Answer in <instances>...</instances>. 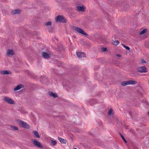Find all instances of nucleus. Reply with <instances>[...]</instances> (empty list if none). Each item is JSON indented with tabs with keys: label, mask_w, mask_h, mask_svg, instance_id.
Masks as SVG:
<instances>
[{
	"label": "nucleus",
	"mask_w": 149,
	"mask_h": 149,
	"mask_svg": "<svg viewBox=\"0 0 149 149\" xmlns=\"http://www.w3.org/2000/svg\"><path fill=\"white\" fill-rule=\"evenodd\" d=\"M74 149H77V148H75Z\"/></svg>",
	"instance_id": "31"
},
{
	"label": "nucleus",
	"mask_w": 149,
	"mask_h": 149,
	"mask_svg": "<svg viewBox=\"0 0 149 149\" xmlns=\"http://www.w3.org/2000/svg\"><path fill=\"white\" fill-rule=\"evenodd\" d=\"M19 125L22 127L26 129H29L30 127L29 125L26 122L22 120H19Z\"/></svg>",
	"instance_id": "3"
},
{
	"label": "nucleus",
	"mask_w": 149,
	"mask_h": 149,
	"mask_svg": "<svg viewBox=\"0 0 149 149\" xmlns=\"http://www.w3.org/2000/svg\"><path fill=\"white\" fill-rule=\"evenodd\" d=\"M137 70L138 72L141 73L146 72H147L146 68L144 66L138 67Z\"/></svg>",
	"instance_id": "6"
},
{
	"label": "nucleus",
	"mask_w": 149,
	"mask_h": 149,
	"mask_svg": "<svg viewBox=\"0 0 149 149\" xmlns=\"http://www.w3.org/2000/svg\"><path fill=\"white\" fill-rule=\"evenodd\" d=\"M14 54V52L13 49H8L7 51V54L8 56H13Z\"/></svg>",
	"instance_id": "10"
},
{
	"label": "nucleus",
	"mask_w": 149,
	"mask_h": 149,
	"mask_svg": "<svg viewBox=\"0 0 149 149\" xmlns=\"http://www.w3.org/2000/svg\"><path fill=\"white\" fill-rule=\"evenodd\" d=\"M49 94L50 95L52 96H53L54 98H56V97H57V94L55 93H54L53 92H49Z\"/></svg>",
	"instance_id": "17"
},
{
	"label": "nucleus",
	"mask_w": 149,
	"mask_h": 149,
	"mask_svg": "<svg viewBox=\"0 0 149 149\" xmlns=\"http://www.w3.org/2000/svg\"><path fill=\"white\" fill-rule=\"evenodd\" d=\"M77 10L79 11L84 12V9L85 8L83 6H78L77 7Z\"/></svg>",
	"instance_id": "12"
},
{
	"label": "nucleus",
	"mask_w": 149,
	"mask_h": 149,
	"mask_svg": "<svg viewBox=\"0 0 149 149\" xmlns=\"http://www.w3.org/2000/svg\"><path fill=\"white\" fill-rule=\"evenodd\" d=\"M120 135L121 137H122V139L125 141V142L126 143H127V141H126V140H125V139L124 137L121 134H120Z\"/></svg>",
	"instance_id": "26"
},
{
	"label": "nucleus",
	"mask_w": 149,
	"mask_h": 149,
	"mask_svg": "<svg viewBox=\"0 0 149 149\" xmlns=\"http://www.w3.org/2000/svg\"><path fill=\"white\" fill-rule=\"evenodd\" d=\"M33 133L35 137L38 138H40V136L37 131H33Z\"/></svg>",
	"instance_id": "14"
},
{
	"label": "nucleus",
	"mask_w": 149,
	"mask_h": 149,
	"mask_svg": "<svg viewBox=\"0 0 149 149\" xmlns=\"http://www.w3.org/2000/svg\"><path fill=\"white\" fill-rule=\"evenodd\" d=\"M23 86H24L22 84H19L15 87V88L14 89V91H17L18 90L22 88Z\"/></svg>",
	"instance_id": "11"
},
{
	"label": "nucleus",
	"mask_w": 149,
	"mask_h": 149,
	"mask_svg": "<svg viewBox=\"0 0 149 149\" xmlns=\"http://www.w3.org/2000/svg\"><path fill=\"white\" fill-rule=\"evenodd\" d=\"M146 31L147 30L146 29H144L141 31L139 33L140 35H142L146 33Z\"/></svg>",
	"instance_id": "19"
},
{
	"label": "nucleus",
	"mask_w": 149,
	"mask_h": 149,
	"mask_svg": "<svg viewBox=\"0 0 149 149\" xmlns=\"http://www.w3.org/2000/svg\"><path fill=\"white\" fill-rule=\"evenodd\" d=\"M141 62L142 63H145L146 62L145 60L143 59L141 60Z\"/></svg>",
	"instance_id": "27"
},
{
	"label": "nucleus",
	"mask_w": 149,
	"mask_h": 149,
	"mask_svg": "<svg viewBox=\"0 0 149 149\" xmlns=\"http://www.w3.org/2000/svg\"><path fill=\"white\" fill-rule=\"evenodd\" d=\"M74 30L77 33L85 35L86 36H88V34L86 33L83 30L78 27H74Z\"/></svg>",
	"instance_id": "2"
},
{
	"label": "nucleus",
	"mask_w": 149,
	"mask_h": 149,
	"mask_svg": "<svg viewBox=\"0 0 149 149\" xmlns=\"http://www.w3.org/2000/svg\"><path fill=\"white\" fill-rule=\"evenodd\" d=\"M148 114L149 115V111L148 112Z\"/></svg>",
	"instance_id": "30"
},
{
	"label": "nucleus",
	"mask_w": 149,
	"mask_h": 149,
	"mask_svg": "<svg viewBox=\"0 0 149 149\" xmlns=\"http://www.w3.org/2000/svg\"><path fill=\"white\" fill-rule=\"evenodd\" d=\"M102 52H106L107 51V48L102 47L101 49Z\"/></svg>",
	"instance_id": "24"
},
{
	"label": "nucleus",
	"mask_w": 149,
	"mask_h": 149,
	"mask_svg": "<svg viewBox=\"0 0 149 149\" xmlns=\"http://www.w3.org/2000/svg\"><path fill=\"white\" fill-rule=\"evenodd\" d=\"M113 113V110L112 109H110L109 111L108 112V114L109 115H111Z\"/></svg>",
	"instance_id": "20"
},
{
	"label": "nucleus",
	"mask_w": 149,
	"mask_h": 149,
	"mask_svg": "<svg viewBox=\"0 0 149 149\" xmlns=\"http://www.w3.org/2000/svg\"><path fill=\"white\" fill-rule=\"evenodd\" d=\"M122 45H123L124 47H125L127 49V50H129L130 49V48L128 46H126L124 44H122Z\"/></svg>",
	"instance_id": "25"
},
{
	"label": "nucleus",
	"mask_w": 149,
	"mask_h": 149,
	"mask_svg": "<svg viewBox=\"0 0 149 149\" xmlns=\"http://www.w3.org/2000/svg\"><path fill=\"white\" fill-rule=\"evenodd\" d=\"M117 56H118V57H119L121 56H120V55H119V54H118L117 55Z\"/></svg>",
	"instance_id": "29"
},
{
	"label": "nucleus",
	"mask_w": 149,
	"mask_h": 149,
	"mask_svg": "<svg viewBox=\"0 0 149 149\" xmlns=\"http://www.w3.org/2000/svg\"><path fill=\"white\" fill-rule=\"evenodd\" d=\"M77 56L79 58L85 57L86 54L82 52H78L77 53Z\"/></svg>",
	"instance_id": "9"
},
{
	"label": "nucleus",
	"mask_w": 149,
	"mask_h": 149,
	"mask_svg": "<svg viewBox=\"0 0 149 149\" xmlns=\"http://www.w3.org/2000/svg\"><path fill=\"white\" fill-rule=\"evenodd\" d=\"M53 29H52V28H51V30H50V28L49 29V32H52V30Z\"/></svg>",
	"instance_id": "28"
},
{
	"label": "nucleus",
	"mask_w": 149,
	"mask_h": 149,
	"mask_svg": "<svg viewBox=\"0 0 149 149\" xmlns=\"http://www.w3.org/2000/svg\"><path fill=\"white\" fill-rule=\"evenodd\" d=\"M41 54L42 56L45 58H48L51 56V54L47 53L44 52H42Z\"/></svg>",
	"instance_id": "8"
},
{
	"label": "nucleus",
	"mask_w": 149,
	"mask_h": 149,
	"mask_svg": "<svg viewBox=\"0 0 149 149\" xmlns=\"http://www.w3.org/2000/svg\"><path fill=\"white\" fill-rule=\"evenodd\" d=\"M3 100L8 103L10 104H14V101L10 98L8 97H6L3 99Z\"/></svg>",
	"instance_id": "4"
},
{
	"label": "nucleus",
	"mask_w": 149,
	"mask_h": 149,
	"mask_svg": "<svg viewBox=\"0 0 149 149\" xmlns=\"http://www.w3.org/2000/svg\"><path fill=\"white\" fill-rule=\"evenodd\" d=\"M52 24V22L50 21H49L46 22L45 24V25L46 26H51Z\"/></svg>",
	"instance_id": "23"
},
{
	"label": "nucleus",
	"mask_w": 149,
	"mask_h": 149,
	"mask_svg": "<svg viewBox=\"0 0 149 149\" xmlns=\"http://www.w3.org/2000/svg\"><path fill=\"white\" fill-rule=\"evenodd\" d=\"M58 139L61 143H62L66 144V141L64 139L61 137H58Z\"/></svg>",
	"instance_id": "16"
},
{
	"label": "nucleus",
	"mask_w": 149,
	"mask_h": 149,
	"mask_svg": "<svg viewBox=\"0 0 149 149\" xmlns=\"http://www.w3.org/2000/svg\"><path fill=\"white\" fill-rule=\"evenodd\" d=\"M119 42L118 40H115V41H114L113 43V45H117L119 44Z\"/></svg>",
	"instance_id": "21"
},
{
	"label": "nucleus",
	"mask_w": 149,
	"mask_h": 149,
	"mask_svg": "<svg viewBox=\"0 0 149 149\" xmlns=\"http://www.w3.org/2000/svg\"><path fill=\"white\" fill-rule=\"evenodd\" d=\"M137 82L134 80H128L122 82L121 85L123 86H125L130 84L135 85Z\"/></svg>",
	"instance_id": "1"
},
{
	"label": "nucleus",
	"mask_w": 149,
	"mask_h": 149,
	"mask_svg": "<svg viewBox=\"0 0 149 149\" xmlns=\"http://www.w3.org/2000/svg\"><path fill=\"white\" fill-rule=\"evenodd\" d=\"M11 128L13 129L14 130H17L18 129V128L17 127L15 126L14 125H11L10 126Z\"/></svg>",
	"instance_id": "22"
},
{
	"label": "nucleus",
	"mask_w": 149,
	"mask_h": 149,
	"mask_svg": "<svg viewBox=\"0 0 149 149\" xmlns=\"http://www.w3.org/2000/svg\"><path fill=\"white\" fill-rule=\"evenodd\" d=\"M51 145L53 146H54L57 144V141L56 140H52L51 141Z\"/></svg>",
	"instance_id": "18"
},
{
	"label": "nucleus",
	"mask_w": 149,
	"mask_h": 149,
	"mask_svg": "<svg viewBox=\"0 0 149 149\" xmlns=\"http://www.w3.org/2000/svg\"><path fill=\"white\" fill-rule=\"evenodd\" d=\"M1 73L2 74H11L12 72L11 71L6 70H2L1 72Z\"/></svg>",
	"instance_id": "13"
},
{
	"label": "nucleus",
	"mask_w": 149,
	"mask_h": 149,
	"mask_svg": "<svg viewBox=\"0 0 149 149\" xmlns=\"http://www.w3.org/2000/svg\"><path fill=\"white\" fill-rule=\"evenodd\" d=\"M20 13V10L19 9H16L14 10L12 12V14H19Z\"/></svg>",
	"instance_id": "15"
},
{
	"label": "nucleus",
	"mask_w": 149,
	"mask_h": 149,
	"mask_svg": "<svg viewBox=\"0 0 149 149\" xmlns=\"http://www.w3.org/2000/svg\"><path fill=\"white\" fill-rule=\"evenodd\" d=\"M56 20L57 22H66L65 19L63 16H58L56 17Z\"/></svg>",
	"instance_id": "5"
},
{
	"label": "nucleus",
	"mask_w": 149,
	"mask_h": 149,
	"mask_svg": "<svg viewBox=\"0 0 149 149\" xmlns=\"http://www.w3.org/2000/svg\"><path fill=\"white\" fill-rule=\"evenodd\" d=\"M32 141L33 145L36 146L39 148H42L43 147L42 145L39 142L36 141L35 139L33 140Z\"/></svg>",
	"instance_id": "7"
}]
</instances>
